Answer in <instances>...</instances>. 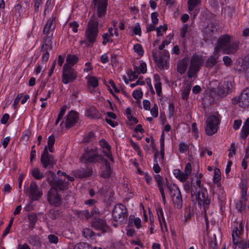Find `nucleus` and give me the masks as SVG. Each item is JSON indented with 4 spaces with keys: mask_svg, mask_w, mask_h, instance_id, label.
<instances>
[{
    "mask_svg": "<svg viewBox=\"0 0 249 249\" xmlns=\"http://www.w3.org/2000/svg\"><path fill=\"white\" fill-rule=\"evenodd\" d=\"M239 42L228 34L221 36L217 40L214 46L215 51H222L224 54H235L239 48Z\"/></svg>",
    "mask_w": 249,
    "mask_h": 249,
    "instance_id": "nucleus-1",
    "label": "nucleus"
},
{
    "mask_svg": "<svg viewBox=\"0 0 249 249\" xmlns=\"http://www.w3.org/2000/svg\"><path fill=\"white\" fill-rule=\"evenodd\" d=\"M98 21L95 17H92L85 33L86 40L89 42L88 46L92 45L95 42L98 33Z\"/></svg>",
    "mask_w": 249,
    "mask_h": 249,
    "instance_id": "nucleus-2",
    "label": "nucleus"
},
{
    "mask_svg": "<svg viewBox=\"0 0 249 249\" xmlns=\"http://www.w3.org/2000/svg\"><path fill=\"white\" fill-rule=\"evenodd\" d=\"M80 160L85 163H93L99 162L100 160H103L104 159L98 154L96 148H87L80 157Z\"/></svg>",
    "mask_w": 249,
    "mask_h": 249,
    "instance_id": "nucleus-3",
    "label": "nucleus"
},
{
    "mask_svg": "<svg viewBox=\"0 0 249 249\" xmlns=\"http://www.w3.org/2000/svg\"><path fill=\"white\" fill-rule=\"evenodd\" d=\"M195 186L192 187L191 195L192 201L194 203L197 202L199 206H203L205 210L208 209L210 204V199L208 198L207 193H200L197 189L194 190Z\"/></svg>",
    "mask_w": 249,
    "mask_h": 249,
    "instance_id": "nucleus-4",
    "label": "nucleus"
},
{
    "mask_svg": "<svg viewBox=\"0 0 249 249\" xmlns=\"http://www.w3.org/2000/svg\"><path fill=\"white\" fill-rule=\"evenodd\" d=\"M112 214L113 219L117 223L123 224L125 223L127 220V209L123 204L116 205L113 208Z\"/></svg>",
    "mask_w": 249,
    "mask_h": 249,
    "instance_id": "nucleus-5",
    "label": "nucleus"
},
{
    "mask_svg": "<svg viewBox=\"0 0 249 249\" xmlns=\"http://www.w3.org/2000/svg\"><path fill=\"white\" fill-rule=\"evenodd\" d=\"M47 180L52 186L51 188H54L57 191V189L60 190H66L68 187L69 183L66 181L65 179L61 178H55V174L52 171L47 172Z\"/></svg>",
    "mask_w": 249,
    "mask_h": 249,
    "instance_id": "nucleus-6",
    "label": "nucleus"
},
{
    "mask_svg": "<svg viewBox=\"0 0 249 249\" xmlns=\"http://www.w3.org/2000/svg\"><path fill=\"white\" fill-rule=\"evenodd\" d=\"M203 63V59L202 56L196 54L194 55L191 58L188 76L189 78L194 77L199 71Z\"/></svg>",
    "mask_w": 249,
    "mask_h": 249,
    "instance_id": "nucleus-7",
    "label": "nucleus"
},
{
    "mask_svg": "<svg viewBox=\"0 0 249 249\" xmlns=\"http://www.w3.org/2000/svg\"><path fill=\"white\" fill-rule=\"evenodd\" d=\"M77 77V71L69 66L67 64H65L62 71V81L64 84L73 82Z\"/></svg>",
    "mask_w": 249,
    "mask_h": 249,
    "instance_id": "nucleus-8",
    "label": "nucleus"
},
{
    "mask_svg": "<svg viewBox=\"0 0 249 249\" xmlns=\"http://www.w3.org/2000/svg\"><path fill=\"white\" fill-rule=\"evenodd\" d=\"M219 119L217 116L213 115L208 117L206 122L205 131L207 135L212 136L215 134L218 129Z\"/></svg>",
    "mask_w": 249,
    "mask_h": 249,
    "instance_id": "nucleus-9",
    "label": "nucleus"
},
{
    "mask_svg": "<svg viewBox=\"0 0 249 249\" xmlns=\"http://www.w3.org/2000/svg\"><path fill=\"white\" fill-rule=\"evenodd\" d=\"M233 104H239V106L245 108L249 106V87L244 89L238 97L231 100Z\"/></svg>",
    "mask_w": 249,
    "mask_h": 249,
    "instance_id": "nucleus-10",
    "label": "nucleus"
},
{
    "mask_svg": "<svg viewBox=\"0 0 249 249\" xmlns=\"http://www.w3.org/2000/svg\"><path fill=\"white\" fill-rule=\"evenodd\" d=\"M191 173L192 166L191 163L189 162L186 164L184 172H182L179 169H178L173 170V174L175 178L182 182H185L188 179Z\"/></svg>",
    "mask_w": 249,
    "mask_h": 249,
    "instance_id": "nucleus-11",
    "label": "nucleus"
},
{
    "mask_svg": "<svg viewBox=\"0 0 249 249\" xmlns=\"http://www.w3.org/2000/svg\"><path fill=\"white\" fill-rule=\"evenodd\" d=\"M41 162L44 168L52 167L56 164L57 160L54 159L53 156L49 154L47 147L44 148V152L41 154Z\"/></svg>",
    "mask_w": 249,
    "mask_h": 249,
    "instance_id": "nucleus-12",
    "label": "nucleus"
},
{
    "mask_svg": "<svg viewBox=\"0 0 249 249\" xmlns=\"http://www.w3.org/2000/svg\"><path fill=\"white\" fill-rule=\"evenodd\" d=\"M48 200L51 205L58 206L61 203V198L56 189L51 188L48 194Z\"/></svg>",
    "mask_w": 249,
    "mask_h": 249,
    "instance_id": "nucleus-13",
    "label": "nucleus"
},
{
    "mask_svg": "<svg viewBox=\"0 0 249 249\" xmlns=\"http://www.w3.org/2000/svg\"><path fill=\"white\" fill-rule=\"evenodd\" d=\"M234 228L232 233V241L234 245H236L238 243L240 235L243 230L244 226L241 221H237V220L234 222Z\"/></svg>",
    "mask_w": 249,
    "mask_h": 249,
    "instance_id": "nucleus-14",
    "label": "nucleus"
},
{
    "mask_svg": "<svg viewBox=\"0 0 249 249\" xmlns=\"http://www.w3.org/2000/svg\"><path fill=\"white\" fill-rule=\"evenodd\" d=\"M78 119V114L74 111H71L66 116L65 122L62 121L60 125L64 123L66 127L68 128L74 125L77 122Z\"/></svg>",
    "mask_w": 249,
    "mask_h": 249,
    "instance_id": "nucleus-15",
    "label": "nucleus"
},
{
    "mask_svg": "<svg viewBox=\"0 0 249 249\" xmlns=\"http://www.w3.org/2000/svg\"><path fill=\"white\" fill-rule=\"evenodd\" d=\"M91 226L96 230L101 231L103 232H106L109 230V227L106 221L100 218L93 219Z\"/></svg>",
    "mask_w": 249,
    "mask_h": 249,
    "instance_id": "nucleus-16",
    "label": "nucleus"
},
{
    "mask_svg": "<svg viewBox=\"0 0 249 249\" xmlns=\"http://www.w3.org/2000/svg\"><path fill=\"white\" fill-rule=\"evenodd\" d=\"M28 193L29 197L32 200H37L42 195V193L40 191L35 182L31 183Z\"/></svg>",
    "mask_w": 249,
    "mask_h": 249,
    "instance_id": "nucleus-17",
    "label": "nucleus"
},
{
    "mask_svg": "<svg viewBox=\"0 0 249 249\" xmlns=\"http://www.w3.org/2000/svg\"><path fill=\"white\" fill-rule=\"evenodd\" d=\"M230 83L225 81L219 83L217 88L216 92L220 97H225L230 91Z\"/></svg>",
    "mask_w": 249,
    "mask_h": 249,
    "instance_id": "nucleus-18",
    "label": "nucleus"
},
{
    "mask_svg": "<svg viewBox=\"0 0 249 249\" xmlns=\"http://www.w3.org/2000/svg\"><path fill=\"white\" fill-rule=\"evenodd\" d=\"M101 147L103 148L102 152L105 156L108 158L110 160L113 161L112 154L110 152L111 147L105 140L102 139L99 142Z\"/></svg>",
    "mask_w": 249,
    "mask_h": 249,
    "instance_id": "nucleus-19",
    "label": "nucleus"
},
{
    "mask_svg": "<svg viewBox=\"0 0 249 249\" xmlns=\"http://www.w3.org/2000/svg\"><path fill=\"white\" fill-rule=\"evenodd\" d=\"M55 19V17L53 16L51 18L49 19L47 21V22L46 24L43 29L44 34H53V32L55 28L56 25Z\"/></svg>",
    "mask_w": 249,
    "mask_h": 249,
    "instance_id": "nucleus-20",
    "label": "nucleus"
},
{
    "mask_svg": "<svg viewBox=\"0 0 249 249\" xmlns=\"http://www.w3.org/2000/svg\"><path fill=\"white\" fill-rule=\"evenodd\" d=\"M155 179L157 183L159 190L161 195L162 200L163 202L165 203L166 201V197L163 189L164 181L163 178L160 175H157L155 176Z\"/></svg>",
    "mask_w": 249,
    "mask_h": 249,
    "instance_id": "nucleus-21",
    "label": "nucleus"
},
{
    "mask_svg": "<svg viewBox=\"0 0 249 249\" xmlns=\"http://www.w3.org/2000/svg\"><path fill=\"white\" fill-rule=\"evenodd\" d=\"M220 56L219 53L215 51L214 50L213 54L210 56L207 60L205 64V67L208 68H212L214 65L217 63V60Z\"/></svg>",
    "mask_w": 249,
    "mask_h": 249,
    "instance_id": "nucleus-22",
    "label": "nucleus"
},
{
    "mask_svg": "<svg viewBox=\"0 0 249 249\" xmlns=\"http://www.w3.org/2000/svg\"><path fill=\"white\" fill-rule=\"evenodd\" d=\"M107 0H100L98 3L97 14L101 18L105 15L107 10Z\"/></svg>",
    "mask_w": 249,
    "mask_h": 249,
    "instance_id": "nucleus-23",
    "label": "nucleus"
},
{
    "mask_svg": "<svg viewBox=\"0 0 249 249\" xmlns=\"http://www.w3.org/2000/svg\"><path fill=\"white\" fill-rule=\"evenodd\" d=\"M152 53L154 60L156 62L159 68L163 69L167 67L168 59L162 57L161 55L158 57L157 54L154 52H153Z\"/></svg>",
    "mask_w": 249,
    "mask_h": 249,
    "instance_id": "nucleus-24",
    "label": "nucleus"
},
{
    "mask_svg": "<svg viewBox=\"0 0 249 249\" xmlns=\"http://www.w3.org/2000/svg\"><path fill=\"white\" fill-rule=\"evenodd\" d=\"M146 71V64L144 62H141L139 66L134 67L133 76L135 78H137L139 74L145 73Z\"/></svg>",
    "mask_w": 249,
    "mask_h": 249,
    "instance_id": "nucleus-25",
    "label": "nucleus"
},
{
    "mask_svg": "<svg viewBox=\"0 0 249 249\" xmlns=\"http://www.w3.org/2000/svg\"><path fill=\"white\" fill-rule=\"evenodd\" d=\"M104 162V166L101 173V176L104 178H108L111 175V169L109 163L107 160H103Z\"/></svg>",
    "mask_w": 249,
    "mask_h": 249,
    "instance_id": "nucleus-26",
    "label": "nucleus"
},
{
    "mask_svg": "<svg viewBox=\"0 0 249 249\" xmlns=\"http://www.w3.org/2000/svg\"><path fill=\"white\" fill-rule=\"evenodd\" d=\"M45 35H46V37L44 39V43L42 45L41 49V50L43 51H47L49 49H52L51 45L52 44V37L53 36V34Z\"/></svg>",
    "mask_w": 249,
    "mask_h": 249,
    "instance_id": "nucleus-27",
    "label": "nucleus"
},
{
    "mask_svg": "<svg viewBox=\"0 0 249 249\" xmlns=\"http://www.w3.org/2000/svg\"><path fill=\"white\" fill-rule=\"evenodd\" d=\"M166 186L171 197L180 192L178 187L176 184L166 182Z\"/></svg>",
    "mask_w": 249,
    "mask_h": 249,
    "instance_id": "nucleus-28",
    "label": "nucleus"
},
{
    "mask_svg": "<svg viewBox=\"0 0 249 249\" xmlns=\"http://www.w3.org/2000/svg\"><path fill=\"white\" fill-rule=\"evenodd\" d=\"M188 64V60L184 58L179 61L177 64V70L181 74L184 73L186 71Z\"/></svg>",
    "mask_w": 249,
    "mask_h": 249,
    "instance_id": "nucleus-29",
    "label": "nucleus"
},
{
    "mask_svg": "<svg viewBox=\"0 0 249 249\" xmlns=\"http://www.w3.org/2000/svg\"><path fill=\"white\" fill-rule=\"evenodd\" d=\"M154 80L155 82V88L156 90L157 95L160 96L161 94V83L160 82V78L158 74H154Z\"/></svg>",
    "mask_w": 249,
    "mask_h": 249,
    "instance_id": "nucleus-30",
    "label": "nucleus"
},
{
    "mask_svg": "<svg viewBox=\"0 0 249 249\" xmlns=\"http://www.w3.org/2000/svg\"><path fill=\"white\" fill-rule=\"evenodd\" d=\"M174 204L176 205L178 209H180L182 207V198L181 192L177 194L175 196L171 197Z\"/></svg>",
    "mask_w": 249,
    "mask_h": 249,
    "instance_id": "nucleus-31",
    "label": "nucleus"
},
{
    "mask_svg": "<svg viewBox=\"0 0 249 249\" xmlns=\"http://www.w3.org/2000/svg\"><path fill=\"white\" fill-rule=\"evenodd\" d=\"M114 36L113 28L110 27L108 29V33H105L103 35L102 37L103 38V41L102 44L106 45L107 42L112 41L111 38Z\"/></svg>",
    "mask_w": 249,
    "mask_h": 249,
    "instance_id": "nucleus-32",
    "label": "nucleus"
},
{
    "mask_svg": "<svg viewBox=\"0 0 249 249\" xmlns=\"http://www.w3.org/2000/svg\"><path fill=\"white\" fill-rule=\"evenodd\" d=\"M85 115L90 118H94L98 115V111L94 107H90L86 109Z\"/></svg>",
    "mask_w": 249,
    "mask_h": 249,
    "instance_id": "nucleus-33",
    "label": "nucleus"
},
{
    "mask_svg": "<svg viewBox=\"0 0 249 249\" xmlns=\"http://www.w3.org/2000/svg\"><path fill=\"white\" fill-rule=\"evenodd\" d=\"M157 213L158 216L160 224L161 229L162 230L163 228V224L165 225V228H166V222L163 216V212L162 209L160 207H159L157 208Z\"/></svg>",
    "mask_w": 249,
    "mask_h": 249,
    "instance_id": "nucleus-34",
    "label": "nucleus"
},
{
    "mask_svg": "<svg viewBox=\"0 0 249 249\" xmlns=\"http://www.w3.org/2000/svg\"><path fill=\"white\" fill-rule=\"evenodd\" d=\"M92 173V169L88 168L86 170L84 169L79 170L77 172V176L79 178H86L90 176Z\"/></svg>",
    "mask_w": 249,
    "mask_h": 249,
    "instance_id": "nucleus-35",
    "label": "nucleus"
},
{
    "mask_svg": "<svg viewBox=\"0 0 249 249\" xmlns=\"http://www.w3.org/2000/svg\"><path fill=\"white\" fill-rule=\"evenodd\" d=\"M129 224L131 226L134 225L137 229L141 227V220L138 217L130 216L129 219Z\"/></svg>",
    "mask_w": 249,
    "mask_h": 249,
    "instance_id": "nucleus-36",
    "label": "nucleus"
},
{
    "mask_svg": "<svg viewBox=\"0 0 249 249\" xmlns=\"http://www.w3.org/2000/svg\"><path fill=\"white\" fill-rule=\"evenodd\" d=\"M191 89V85L190 84H187L186 85H183L182 89L181 92V97L183 99H187L189 94L190 93V91Z\"/></svg>",
    "mask_w": 249,
    "mask_h": 249,
    "instance_id": "nucleus-37",
    "label": "nucleus"
},
{
    "mask_svg": "<svg viewBox=\"0 0 249 249\" xmlns=\"http://www.w3.org/2000/svg\"><path fill=\"white\" fill-rule=\"evenodd\" d=\"M249 134V118L246 121L242 128L241 137L246 138Z\"/></svg>",
    "mask_w": 249,
    "mask_h": 249,
    "instance_id": "nucleus-38",
    "label": "nucleus"
},
{
    "mask_svg": "<svg viewBox=\"0 0 249 249\" xmlns=\"http://www.w3.org/2000/svg\"><path fill=\"white\" fill-rule=\"evenodd\" d=\"M31 173L32 176L36 179H40L44 177L43 174L41 172L40 170L37 167L32 169L31 171Z\"/></svg>",
    "mask_w": 249,
    "mask_h": 249,
    "instance_id": "nucleus-39",
    "label": "nucleus"
},
{
    "mask_svg": "<svg viewBox=\"0 0 249 249\" xmlns=\"http://www.w3.org/2000/svg\"><path fill=\"white\" fill-rule=\"evenodd\" d=\"M78 60V58L76 55H68L66 59V64H67L69 66H73L77 63Z\"/></svg>",
    "mask_w": 249,
    "mask_h": 249,
    "instance_id": "nucleus-40",
    "label": "nucleus"
},
{
    "mask_svg": "<svg viewBox=\"0 0 249 249\" xmlns=\"http://www.w3.org/2000/svg\"><path fill=\"white\" fill-rule=\"evenodd\" d=\"M201 0H188V10L190 11H193L194 8L200 3Z\"/></svg>",
    "mask_w": 249,
    "mask_h": 249,
    "instance_id": "nucleus-41",
    "label": "nucleus"
},
{
    "mask_svg": "<svg viewBox=\"0 0 249 249\" xmlns=\"http://www.w3.org/2000/svg\"><path fill=\"white\" fill-rule=\"evenodd\" d=\"M55 143V138L53 135H52L48 138L47 149L48 148L50 152H53V146Z\"/></svg>",
    "mask_w": 249,
    "mask_h": 249,
    "instance_id": "nucleus-42",
    "label": "nucleus"
},
{
    "mask_svg": "<svg viewBox=\"0 0 249 249\" xmlns=\"http://www.w3.org/2000/svg\"><path fill=\"white\" fill-rule=\"evenodd\" d=\"M28 218L30 221L29 228L32 230L34 228L36 222L37 221V216L34 214L29 215Z\"/></svg>",
    "mask_w": 249,
    "mask_h": 249,
    "instance_id": "nucleus-43",
    "label": "nucleus"
},
{
    "mask_svg": "<svg viewBox=\"0 0 249 249\" xmlns=\"http://www.w3.org/2000/svg\"><path fill=\"white\" fill-rule=\"evenodd\" d=\"M89 85L93 88H96L98 85V80L94 76H90L88 80Z\"/></svg>",
    "mask_w": 249,
    "mask_h": 249,
    "instance_id": "nucleus-44",
    "label": "nucleus"
},
{
    "mask_svg": "<svg viewBox=\"0 0 249 249\" xmlns=\"http://www.w3.org/2000/svg\"><path fill=\"white\" fill-rule=\"evenodd\" d=\"M221 179V172L219 169H214V176L213 177V183H218Z\"/></svg>",
    "mask_w": 249,
    "mask_h": 249,
    "instance_id": "nucleus-45",
    "label": "nucleus"
},
{
    "mask_svg": "<svg viewBox=\"0 0 249 249\" xmlns=\"http://www.w3.org/2000/svg\"><path fill=\"white\" fill-rule=\"evenodd\" d=\"M95 139L94 134L93 132H89L86 134L83 138V141L84 142H89L93 141Z\"/></svg>",
    "mask_w": 249,
    "mask_h": 249,
    "instance_id": "nucleus-46",
    "label": "nucleus"
},
{
    "mask_svg": "<svg viewBox=\"0 0 249 249\" xmlns=\"http://www.w3.org/2000/svg\"><path fill=\"white\" fill-rule=\"evenodd\" d=\"M28 241L33 246H37L39 242V237L36 235H31L28 238Z\"/></svg>",
    "mask_w": 249,
    "mask_h": 249,
    "instance_id": "nucleus-47",
    "label": "nucleus"
},
{
    "mask_svg": "<svg viewBox=\"0 0 249 249\" xmlns=\"http://www.w3.org/2000/svg\"><path fill=\"white\" fill-rule=\"evenodd\" d=\"M159 156L158 153H156L154 154V164L153 166V170L154 172L156 173H159L160 171V167L158 161L157 160V158Z\"/></svg>",
    "mask_w": 249,
    "mask_h": 249,
    "instance_id": "nucleus-48",
    "label": "nucleus"
},
{
    "mask_svg": "<svg viewBox=\"0 0 249 249\" xmlns=\"http://www.w3.org/2000/svg\"><path fill=\"white\" fill-rule=\"evenodd\" d=\"M167 30V25L160 26L157 28L156 30L157 32V36H163V33L165 32Z\"/></svg>",
    "mask_w": 249,
    "mask_h": 249,
    "instance_id": "nucleus-49",
    "label": "nucleus"
},
{
    "mask_svg": "<svg viewBox=\"0 0 249 249\" xmlns=\"http://www.w3.org/2000/svg\"><path fill=\"white\" fill-rule=\"evenodd\" d=\"M82 233L83 235L87 238L91 237L94 235V232L89 228L84 229Z\"/></svg>",
    "mask_w": 249,
    "mask_h": 249,
    "instance_id": "nucleus-50",
    "label": "nucleus"
},
{
    "mask_svg": "<svg viewBox=\"0 0 249 249\" xmlns=\"http://www.w3.org/2000/svg\"><path fill=\"white\" fill-rule=\"evenodd\" d=\"M135 52L137 53L139 55H142L143 53V50L142 46L139 44L134 45L133 47Z\"/></svg>",
    "mask_w": 249,
    "mask_h": 249,
    "instance_id": "nucleus-51",
    "label": "nucleus"
},
{
    "mask_svg": "<svg viewBox=\"0 0 249 249\" xmlns=\"http://www.w3.org/2000/svg\"><path fill=\"white\" fill-rule=\"evenodd\" d=\"M142 91L141 89L135 90L133 91L132 93V96L135 99L138 100L142 98Z\"/></svg>",
    "mask_w": 249,
    "mask_h": 249,
    "instance_id": "nucleus-52",
    "label": "nucleus"
},
{
    "mask_svg": "<svg viewBox=\"0 0 249 249\" xmlns=\"http://www.w3.org/2000/svg\"><path fill=\"white\" fill-rule=\"evenodd\" d=\"M13 220H14V217L11 218V219H10V220L9 221L8 226L5 229V230L3 233V234H2L3 237H4L5 236H6L7 234H8L10 232V229H11V227L13 224Z\"/></svg>",
    "mask_w": 249,
    "mask_h": 249,
    "instance_id": "nucleus-53",
    "label": "nucleus"
},
{
    "mask_svg": "<svg viewBox=\"0 0 249 249\" xmlns=\"http://www.w3.org/2000/svg\"><path fill=\"white\" fill-rule=\"evenodd\" d=\"M188 26L187 24H184L180 29V36L182 38H184L187 33Z\"/></svg>",
    "mask_w": 249,
    "mask_h": 249,
    "instance_id": "nucleus-54",
    "label": "nucleus"
},
{
    "mask_svg": "<svg viewBox=\"0 0 249 249\" xmlns=\"http://www.w3.org/2000/svg\"><path fill=\"white\" fill-rule=\"evenodd\" d=\"M48 238L51 243L57 244L58 242V237L53 234L49 235Z\"/></svg>",
    "mask_w": 249,
    "mask_h": 249,
    "instance_id": "nucleus-55",
    "label": "nucleus"
},
{
    "mask_svg": "<svg viewBox=\"0 0 249 249\" xmlns=\"http://www.w3.org/2000/svg\"><path fill=\"white\" fill-rule=\"evenodd\" d=\"M133 31L135 35L141 36V29L140 25L139 23H136L135 24V26L133 28Z\"/></svg>",
    "mask_w": 249,
    "mask_h": 249,
    "instance_id": "nucleus-56",
    "label": "nucleus"
},
{
    "mask_svg": "<svg viewBox=\"0 0 249 249\" xmlns=\"http://www.w3.org/2000/svg\"><path fill=\"white\" fill-rule=\"evenodd\" d=\"M59 214V213L58 211L55 210H52L50 211L49 214V216L53 219H55L57 217Z\"/></svg>",
    "mask_w": 249,
    "mask_h": 249,
    "instance_id": "nucleus-57",
    "label": "nucleus"
},
{
    "mask_svg": "<svg viewBox=\"0 0 249 249\" xmlns=\"http://www.w3.org/2000/svg\"><path fill=\"white\" fill-rule=\"evenodd\" d=\"M79 216L81 217H85L86 219H88L91 216V214L89 213L88 210H84L78 213Z\"/></svg>",
    "mask_w": 249,
    "mask_h": 249,
    "instance_id": "nucleus-58",
    "label": "nucleus"
},
{
    "mask_svg": "<svg viewBox=\"0 0 249 249\" xmlns=\"http://www.w3.org/2000/svg\"><path fill=\"white\" fill-rule=\"evenodd\" d=\"M223 61L226 66H230L232 63L231 59L228 56H224L223 57Z\"/></svg>",
    "mask_w": 249,
    "mask_h": 249,
    "instance_id": "nucleus-59",
    "label": "nucleus"
},
{
    "mask_svg": "<svg viewBox=\"0 0 249 249\" xmlns=\"http://www.w3.org/2000/svg\"><path fill=\"white\" fill-rule=\"evenodd\" d=\"M179 150L181 153H184L188 149V146L184 142H181L179 144Z\"/></svg>",
    "mask_w": 249,
    "mask_h": 249,
    "instance_id": "nucleus-60",
    "label": "nucleus"
},
{
    "mask_svg": "<svg viewBox=\"0 0 249 249\" xmlns=\"http://www.w3.org/2000/svg\"><path fill=\"white\" fill-rule=\"evenodd\" d=\"M78 24L75 21L71 22L69 24V27L71 29L72 31L74 33H76L78 31Z\"/></svg>",
    "mask_w": 249,
    "mask_h": 249,
    "instance_id": "nucleus-61",
    "label": "nucleus"
},
{
    "mask_svg": "<svg viewBox=\"0 0 249 249\" xmlns=\"http://www.w3.org/2000/svg\"><path fill=\"white\" fill-rule=\"evenodd\" d=\"M229 157L231 158L235 154L236 150L235 148V144L234 143H231L230 148L229 149Z\"/></svg>",
    "mask_w": 249,
    "mask_h": 249,
    "instance_id": "nucleus-62",
    "label": "nucleus"
},
{
    "mask_svg": "<svg viewBox=\"0 0 249 249\" xmlns=\"http://www.w3.org/2000/svg\"><path fill=\"white\" fill-rule=\"evenodd\" d=\"M158 14L156 12H154L151 14V19L153 24L156 25L158 23Z\"/></svg>",
    "mask_w": 249,
    "mask_h": 249,
    "instance_id": "nucleus-63",
    "label": "nucleus"
},
{
    "mask_svg": "<svg viewBox=\"0 0 249 249\" xmlns=\"http://www.w3.org/2000/svg\"><path fill=\"white\" fill-rule=\"evenodd\" d=\"M204 32L205 33L206 36L208 37H211L212 36L213 33L214 32V30L213 29H211V28L209 26H208L205 28Z\"/></svg>",
    "mask_w": 249,
    "mask_h": 249,
    "instance_id": "nucleus-64",
    "label": "nucleus"
}]
</instances>
